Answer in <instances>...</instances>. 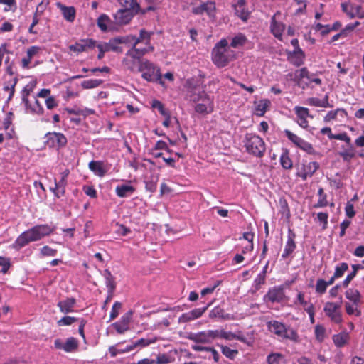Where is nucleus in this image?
Masks as SVG:
<instances>
[{
	"label": "nucleus",
	"mask_w": 364,
	"mask_h": 364,
	"mask_svg": "<svg viewBox=\"0 0 364 364\" xmlns=\"http://www.w3.org/2000/svg\"><path fill=\"white\" fill-rule=\"evenodd\" d=\"M77 321V318L73 316H64L58 321L59 326H70Z\"/></svg>",
	"instance_id": "62"
},
{
	"label": "nucleus",
	"mask_w": 364,
	"mask_h": 364,
	"mask_svg": "<svg viewBox=\"0 0 364 364\" xmlns=\"http://www.w3.org/2000/svg\"><path fill=\"white\" fill-rule=\"evenodd\" d=\"M121 308H122V304L120 302L116 301L114 303V304L112 307L110 315H109L110 321L114 320V318H116L118 316L119 310L121 309Z\"/></svg>",
	"instance_id": "63"
},
{
	"label": "nucleus",
	"mask_w": 364,
	"mask_h": 364,
	"mask_svg": "<svg viewBox=\"0 0 364 364\" xmlns=\"http://www.w3.org/2000/svg\"><path fill=\"white\" fill-rule=\"evenodd\" d=\"M121 343H119L114 346H111L109 348V353H110L111 357H116L119 354H124L126 353H129L132 350V348L131 345L127 346L124 348H118L117 346Z\"/></svg>",
	"instance_id": "49"
},
{
	"label": "nucleus",
	"mask_w": 364,
	"mask_h": 364,
	"mask_svg": "<svg viewBox=\"0 0 364 364\" xmlns=\"http://www.w3.org/2000/svg\"><path fill=\"white\" fill-rule=\"evenodd\" d=\"M345 296L347 299L350 301L355 306H358L360 302L361 296L359 291L356 289H348L345 292Z\"/></svg>",
	"instance_id": "44"
},
{
	"label": "nucleus",
	"mask_w": 364,
	"mask_h": 364,
	"mask_svg": "<svg viewBox=\"0 0 364 364\" xmlns=\"http://www.w3.org/2000/svg\"><path fill=\"white\" fill-rule=\"evenodd\" d=\"M362 266L360 264H353L352 269L353 271L347 275L346 279L342 282V286L343 287H347L350 282L353 279V278L356 276L358 270L362 269Z\"/></svg>",
	"instance_id": "50"
},
{
	"label": "nucleus",
	"mask_w": 364,
	"mask_h": 364,
	"mask_svg": "<svg viewBox=\"0 0 364 364\" xmlns=\"http://www.w3.org/2000/svg\"><path fill=\"white\" fill-rule=\"evenodd\" d=\"M189 338L197 343H210L213 341L211 330L192 334Z\"/></svg>",
	"instance_id": "26"
},
{
	"label": "nucleus",
	"mask_w": 364,
	"mask_h": 364,
	"mask_svg": "<svg viewBox=\"0 0 364 364\" xmlns=\"http://www.w3.org/2000/svg\"><path fill=\"white\" fill-rule=\"evenodd\" d=\"M36 87V82H30L28 83L21 90V100L23 105H27L28 100V96L31 95V93L33 91L34 88Z\"/></svg>",
	"instance_id": "46"
},
{
	"label": "nucleus",
	"mask_w": 364,
	"mask_h": 364,
	"mask_svg": "<svg viewBox=\"0 0 364 364\" xmlns=\"http://www.w3.org/2000/svg\"><path fill=\"white\" fill-rule=\"evenodd\" d=\"M296 248V245L294 242V234L289 230L287 237V241L285 245L284 250L282 255L283 258L287 257L291 253L294 252Z\"/></svg>",
	"instance_id": "38"
},
{
	"label": "nucleus",
	"mask_w": 364,
	"mask_h": 364,
	"mask_svg": "<svg viewBox=\"0 0 364 364\" xmlns=\"http://www.w3.org/2000/svg\"><path fill=\"white\" fill-rule=\"evenodd\" d=\"M345 309L348 315H355L356 316H360L361 315L360 310L358 309V306H355L353 303L350 304L346 302L345 304Z\"/></svg>",
	"instance_id": "57"
},
{
	"label": "nucleus",
	"mask_w": 364,
	"mask_h": 364,
	"mask_svg": "<svg viewBox=\"0 0 364 364\" xmlns=\"http://www.w3.org/2000/svg\"><path fill=\"white\" fill-rule=\"evenodd\" d=\"M207 308L208 307L198 308L184 313L179 317L178 321L181 323H186L198 318L204 314Z\"/></svg>",
	"instance_id": "22"
},
{
	"label": "nucleus",
	"mask_w": 364,
	"mask_h": 364,
	"mask_svg": "<svg viewBox=\"0 0 364 364\" xmlns=\"http://www.w3.org/2000/svg\"><path fill=\"white\" fill-rule=\"evenodd\" d=\"M136 11H133L127 9H119L114 15L116 23L118 25L127 24L132 19L134 15V12Z\"/></svg>",
	"instance_id": "18"
},
{
	"label": "nucleus",
	"mask_w": 364,
	"mask_h": 364,
	"mask_svg": "<svg viewBox=\"0 0 364 364\" xmlns=\"http://www.w3.org/2000/svg\"><path fill=\"white\" fill-rule=\"evenodd\" d=\"M215 4L213 1H208L201 3L200 5L192 9V12L197 15L206 14L209 18H215Z\"/></svg>",
	"instance_id": "12"
},
{
	"label": "nucleus",
	"mask_w": 364,
	"mask_h": 364,
	"mask_svg": "<svg viewBox=\"0 0 364 364\" xmlns=\"http://www.w3.org/2000/svg\"><path fill=\"white\" fill-rule=\"evenodd\" d=\"M136 46V43H133L132 48L127 53L126 56L139 60L140 58L146 53L153 50L154 49L152 46H149L143 49L137 48Z\"/></svg>",
	"instance_id": "34"
},
{
	"label": "nucleus",
	"mask_w": 364,
	"mask_h": 364,
	"mask_svg": "<svg viewBox=\"0 0 364 364\" xmlns=\"http://www.w3.org/2000/svg\"><path fill=\"white\" fill-rule=\"evenodd\" d=\"M151 106L153 108L156 109L161 115H167L169 113L164 107V105L159 100H154L152 101Z\"/></svg>",
	"instance_id": "64"
},
{
	"label": "nucleus",
	"mask_w": 364,
	"mask_h": 364,
	"mask_svg": "<svg viewBox=\"0 0 364 364\" xmlns=\"http://www.w3.org/2000/svg\"><path fill=\"white\" fill-rule=\"evenodd\" d=\"M280 164L285 169H291L293 166V163L290 159L287 151L284 152L280 156Z\"/></svg>",
	"instance_id": "53"
},
{
	"label": "nucleus",
	"mask_w": 364,
	"mask_h": 364,
	"mask_svg": "<svg viewBox=\"0 0 364 364\" xmlns=\"http://www.w3.org/2000/svg\"><path fill=\"white\" fill-rule=\"evenodd\" d=\"M328 213L326 212H319L317 213V220L322 226V229L325 230L328 226Z\"/></svg>",
	"instance_id": "60"
},
{
	"label": "nucleus",
	"mask_w": 364,
	"mask_h": 364,
	"mask_svg": "<svg viewBox=\"0 0 364 364\" xmlns=\"http://www.w3.org/2000/svg\"><path fill=\"white\" fill-rule=\"evenodd\" d=\"M213 341L216 338H223L226 341H232L234 339L238 340L240 342L252 346L255 342L253 331L247 333L246 335L243 334L241 331L232 333L231 331H226L223 329L211 330Z\"/></svg>",
	"instance_id": "4"
},
{
	"label": "nucleus",
	"mask_w": 364,
	"mask_h": 364,
	"mask_svg": "<svg viewBox=\"0 0 364 364\" xmlns=\"http://www.w3.org/2000/svg\"><path fill=\"white\" fill-rule=\"evenodd\" d=\"M306 103L311 106L317 107H331L328 102V96L325 95L323 99L321 100L318 97H310L306 100Z\"/></svg>",
	"instance_id": "41"
},
{
	"label": "nucleus",
	"mask_w": 364,
	"mask_h": 364,
	"mask_svg": "<svg viewBox=\"0 0 364 364\" xmlns=\"http://www.w3.org/2000/svg\"><path fill=\"white\" fill-rule=\"evenodd\" d=\"M323 311L326 316L336 324H341L343 322V314L340 304L328 301L325 304Z\"/></svg>",
	"instance_id": "8"
},
{
	"label": "nucleus",
	"mask_w": 364,
	"mask_h": 364,
	"mask_svg": "<svg viewBox=\"0 0 364 364\" xmlns=\"http://www.w3.org/2000/svg\"><path fill=\"white\" fill-rule=\"evenodd\" d=\"M341 9L342 11L350 18H363V15L361 14L362 6L360 5L347 1L341 4Z\"/></svg>",
	"instance_id": "14"
},
{
	"label": "nucleus",
	"mask_w": 364,
	"mask_h": 364,
	"mask_svg": "<svg viewBox=\"0 0 364 364\" xmlns=\"http://www.w3.org/2000/svg\"><path fill=\"white\" fill-rule=\"evenodd\" d=\"M287 56L289 60L296 66L301 65L305 58V54L302 50L289 51Z\"/></svg>",
	"instance_id": "32"
},
{
	"label": "nucleus",
	"mask_w": 364,
	"mask_h": 364,
	"mask_svg": "<svg viewBox=\"0 0 364 364\" xmlns=\"http://www.w3.org/2000/svg\"><path fill=\"white\" fill-rule=\"evenodd\" d=\"M296 117V122L297 124L303 129H306L309 127V118L312 119L313 116H311L309 113V110L306 107L296 106L294 109Z\"/></svg>",
	"instance_id": "13"
},
{
	"label": "nucleus",
	"mask_w": 364,
	"mask_h": 364,
	"mask_svg": "<svg viewBox=\"0 0 364 364\" xmlns=\"http://www.w3.org/2000/svg\"><path fill=\"white\" fill-rule=\"evenodd\" d=\"M347 117V112L344 109L338 108L334 110L329 111L323 118V121L326 123L332 121L342 122Z\"/></svg>",
	"instance_id": "21"
},
{
	"label": "nucleus",
	"mask_w": 364,
	"mask_h": 364,
	"mask_svg": "<svg viewBox=\"0 0 364 364\" xmlns=\"http://www.w3.org/2000/svg\"><path fill=\"white\" fill-rule=\"evenodd\" d=\"M212 60L218 68H223L235 58V53L229 46L226 38L218 42L212 50Z\"/></svg>",
	"instance_id": "2"
},
{
	"label": "nucleus",
	"mask_w": 364,
	"mask_h": 364,
	"mask_svg": "<svg viewBox=\"0 0 364 364\" xmlns=\"http://www.w3.org/2000/svg\"><path fill=\"white\" fill-rule=\"evenodd\" d=\"M280 14L281 13L279 11H277L272 17L270 21V31L275 38L282 41V35L286 26L282 22H280L277 19V16H279Z\"/></svg>",
	"instance_id": "15"
},
{
	"label": "nucleus",
	"mask_w": 364,
	"mask_h": 364,
	"mask_svg": "<svg viewBox=\"0 0 364 364\" xmlns=\"http://www.w3.org/2000/svg\"><path fill=\"white\" fill-rule=\"evenodd\" d=\"M18 81V77H7L5 76L4 82V90L9 92L8 100H10L14 95L15 87Z\"/></svg>",
	"instance_id": "30"
},
{
	"label": "nucleus",
	"mask_w": 364,
	"mask_h": 364,
	"mask_svg": "<svg viewBox=\"0 0 364 364\" xmlns=\"http://www.w3.org/2000/svg\"><path fill=\"white\" fill-rule=\"evenodd\" d=\"M268 328L272 333L282 338L287 326L281 322L272 321L268 323Z\"/></svg>",
	"instance_id": "35"
},
{
	"label": "nucleus",
	"mask_w": 364,
	"mask_h": 364,
	"mask_svg": "<svg viewBox=\"0 0 364 364\" xmlns=\"http://www.w3.org/2000/svg\"><path fill=\"white\" fill-rule=\"evenodd\" d=\"M54 347L56 349L62 350L66 353H73L78 349L79 342L73 337H69L65 341L60 339H55L54 341Z\"/></svg>",
	"instance_id": "11"
},
{
	"label": "nucleus",
	"mask_w": 364,
	"mask_h": 364,
	"mask_svg": "<svg viewBox=\"0 0 364 364\" xmlns=\"http://www.w3.org/2000/svg\"><path fill=\"white\" fill-rule=\"evenodd\" d=\"M220 347L222 353L229 359H234L238 354V350L237 349H232L230 347L223 345H220Z\"/></svg>",
	"instance_id": "52"
},
{
	"label": "nucleus",
	"mask_w": 364,
	"mask_h": 364,
	"mask_svg": "<svg viewBox=\"0 0 364 364\" xmlns=\"http://www.w3.org/2000/svg\"><path fill=\"white\" fill-rule=\"evenodd\" d=\"M67 138L60 132H48L45 135V144L49 148L59 149L67 144Z\"/></svg>",
	"instance_id": "9"
},
{
	"label": "nucleus",
	"mask_w": 364,
	"mask_h": 364,
	"mask_svg": "<svg viewBox=\"0 0 364 364\" xmlns=\"http://www.w3.org/2000/svg\"><path fill=\"white\" fill-rule=\"evenodd\" d=\"M53 230L54 228L47 224L36 225L22 232L11 245V247L18 250L29 242L38 241L49 235Z\"/></svg>",
	"instance_id": "1"
},
{
	"label": "nucleus",
	"mask_w": 364,
	"mask_h": 364,
	"mask_svg": "<svg viewBox=\"0 0 364 364\" xmlns=\"http://www.w3.org/2000/svg\"><path fill=\"white\" fill-rule=\"evenodd\" d=\"M88 167L95 176L101 178L105 176L109 170V167L102 161H91Z\"/></svg>",
	"instance_id": "20"
},
{
	"label": "nucleus",
	"mask_w": 364,
	"mask_h": 364,
	"mask_svg": "<svg viewBox=\"0 0 364 364\" xmlns=\"http://www.w3.org/2000/svg\"><path fill=\"white\" fill-rule=\"evenodd\" d=\"M138 70L141 73L142 77L146 81L157 82L161 86L166 87L164 81L162 80L159 68L153 63L147 60H141Z\"/></svg>",
	"instance_id": "5"
},
{
	"label": "nucleus",
	"mask_w": 364,
	"mask_h": 364,
	"mask_svg": "<svg viewBox=\"0 0 364 364\" xmlns=\"http://www.w3.org/2000/svg\"><path fill=\"white\" fill-rule=\"evenodd\" d=\"M244 146L246 151L255 156L261 157L264 155L266 146L263 139L252 133H247L245 136Z\"/></svg>",
	"instance_id": "6"
},
{
	"label": "nucleus",
	"mask_w": 364,
	"mask_h": 364,
	"mask_svg": "<svg viewBox=\"0 0 364 364\" xmlns=\"http://www.w3.org/2000/svg\"><path fill=\"white\" fill-rule=\"evenodd\" d=\"M150 36L151 34L146 31L145 30L142 29L140 31V35L139 37H136L134 36H129L127 37V39L129 42H133V43H136L137 46L140 43H144L147 47L151 46L149 45L150 42Z\"/></svg>",
	"instance_id": "29"
},
{
	"label": "nucleus",
	"mask_w": 364,
	"mask_h": 364,
	"mask_svg": "<svg viewBox=\"0 0 364 364\" xmlns=\"http://www.w3.org/2000/svg\"><path fill=\"white\" fill-rule=\"evenodd\" d=\"M133 315L132 311H129L124 314L119 321L112 324L113 328L119 334H123L129 329V323L132 320Z\"/></svg>",
	"instance_id": "17"
},
{
	"label": "nucleus",
	"mask_w": 364,
	"mask_h": 364,
	"mask_svg": "<svg viewBox=\"0 0 364 364\" xmlns=\"http://www.w3.org/2000/svg\"><path fill=\"white\" fill-rule=\"evenodd\" d=\"M41 48L38 46H31L26 50V55L21 60V67L23 69H28L31 68L30 64L32 58L36 56L39 51Z\"/></svg>",
	"instance_id": "24"
},
{
	"label": "nucleus",
	"mask_w": 364,
	"mask_h": 364,
	"mask_svg": "<svg viewBox=\"0 0 364 364\" xmlns=\"http://www.w3.org/2000/svg\"><path fill=\"white\" fill-rule=\"evenodd\" d=\"M56 6L59 9L63 16V18L68 22H73L75 18V9L73 6H66L60 2L56 3Z\"/></svg>",
	"instance_id": "28"
},
{
	"label": "nucleus",
	"mask_w": 364,
	"mask_h": 364,
	"mask_svg": "<svg viewBox=\"0 0 364 364\" xmlns=\"http://www.w3.org/2000/svg\"><path fill=\"white\" fill-rule=\"evenodd\" d=\"M348 269V264L346 262L338 264L335 267L334 278H341L343 276L344 273Z\"/></svg>",
	"instance_id": "54"
},
{
	"label": "nucleus",
	"mask_w": 364,
	"mask_h": 364,
	"mask_svg": "<svg viewBox=\"0 0 364 364\" xmlns=\"http://www.w3.org/2000/svg\"><path fill=\"white\" fill-rule=\"evenodd\" d=\"M156 341V338H141V339L137 340L135 342H134L131 345V346H132V350H133L134 348H136L137 347L144 348V347L149 346L150 344L154 343Z\"/></svg>",
	"instance_id": "51"
},
{
	"label": "nucleus",
	"mask_w": 364,
	"mask_h": 364,
	"mask_svg": "<svg viewBox=\"0 0 364 364\" xmlns=\"http://www.w3.org/2000/svg\"><path fill=\"white\" fill-rule=\"evenodd\" d=\"M126 42H129L127 38L118 37L111 39L108 43H105V44L108 47L107 48H109V51L122 52V49L119 47V45Z\"/></svg>",
	"instance_id": "40"
},
{
	"label": "nucleus",
	"mask_w": 364,
	"mask_h": 364,
	"mask_svg": "<svg viewBox=\"0 0 364 364\" xmlns=\"http://www.w3.org/2000/svg\"><path fill=\"white\" fill-rule=\"evenodd\" d=\"M284 133L285 134V136L287 137V139L291 141L295 146L307 152L308 154H314V149L310 143L306 141L302 138L299 137L288 129H285Z\"/></svg>",
	"instance_id": "10"
},
{
	"label": "nucleus",
	"mask_w": 364,
	"mask_h": 364,
	"mask_svg": "<svg viewBox=\"0 0 364 364\" xmlns=\"http://www.w3.org/2000/svg\"><path fill=\"white\" fill-rule=\"evenodd\" d=\"M282 339L290 340L291 341L296 343L301 342V338L299 336L296 330L290 326H287Z\"/></svg>",
	"instance_id": "43"
},
{
	"label": "nucleus",
	"mask_w": 364,
	"mask_h": 364,
	"mask_svg": "<svg viewBox=\"0 0 364 364\" xmlns=\"http://www.w3.org/2000/svg\"><path fill=\"white\" fill-rule=\"evenodd\" d=\"M191 100L195 103V111L200 114H210L214 109V99L204 91L194 93L191 95Z\"/></svg>",
	"instance_id": "3"
},
{
	"label": "nucleus",
	"mask_w": 364,
	"mask_h": 364,
	"mask_svg": "<svg viewBox=\"0 0 364 364\" xmlns=\"http://www.w3.org/2000/svg\"><path fill=\"white\" fill-rule=\"evenodd\" d=\"M332 339L336 347L341 348L347 344L350 336L346 330H343L341 333L333 335Z\"/></svg>",
	"instance_id": "37"
},
{
	"label": "nucleus",
	"mask_w": 364,
	"mask_h": 364,
	"mask_svg": "<svg viewBox=\"0 0 364 364\" xmlns=\"http://www.w3.org/2000/svg\"><path fill=\"white\" fill-rule=\"evenodd\" d=\"M123 62L127 68L131 70H134L138 65L139 66L141 61L137 59L131 58L130 57L126 56Z\"/></svg>",
	"instance_id": "58"
},
{
	"label": "nucleus",
	"mask_w": 364,
	"mask_h": 364,
	"mask_svg": "<svg viewBox=\"0 0 364 364\" xmlns=\"http://www.w3.org/2000/svg\"><path fill=\"white\" fill-rule=\"evenodd\" d=\"M270 105V101L267 99L261 100L255 102V114L257 116L262 117L267 112V108Z\"/></svg>",
	"instance_id": "39"
},
{
	"label": "nucleus",
	"mask_w": 364,
	"mask_h": 364,
	"mask_svg": "<svg viewBox=\"0 0 364 364\" xmlns=\"http://www.w3.org/2000/svg\"><path fill=\"white\" fill-rule=\"evenodd\" d=\"M135 190V188L129 181L126 183L118 185L115 188V192L118 197L127 198L131 196Z\"/></svg>",
	"instance_id": "25"
},
{
	"label": "nucleus",
	"mask_w": 364,
	"mask_h": 364,
	"mask_svg": "<svg viewBox=\"0 0 364 364\" xmlns=\"http://www.w3.org/2000/svg\"><path fill=\"white\" fill-rule=\"evenodd\" d=\"M315 336L318 341H323L326 337V328L321 325L315 326Z\"/></svg>",
	"instance_id": "61"
},
{
	"label": "nucleus",
	"mask_w": 364,
	"mask_h": 364,
	"mask_svg": "<svg viewBox=\"0 0 364 364\" xmlns=\"http://www.w3.org/2000/svg\"><path fill=\"white\" fill-rule=\"evenodd\" d=\"M267 364H286V357L280 353H271L267 357Z\"/></svg>",
	"instance_id": "42"
},
{
	"label": "nucleus",
	"mask_w": 364,
	"mask_h": 364,
	"mask_svg": "<svg viewBox=\"0 0 364 364\" xmlns=\"http://www.w3.org/2000/svg\"><path fill=\"white\" fill-rule=\"evenodd\" d=\"M296 305H300L303 307L304 311H307L314 309V305L305 299V294L303 292H299L296 296V299L294 301Z\"/></svg>",
	"instance_id": "45"
},
{
	"label": "nucleus",
	"mask_w": 364,
	"mask_h": 364,
	"mask_svg": "<svg viewBox=\"0 0 364 364\" xmlns=\"http://www.w3.org/2000/svg\"><path fill=\"white\" fill-rule=\"evenodd\" d=\"M95 42L92 39H81L73 45L69 46L68 48L70 51L79 54L85 52L87 48L95 47Z\"/></svg>",
	"instance_id": "19"
},
{
	"label": "nucleus",
	"mask_w": 364,
	"mask_h": 364,
	"mask_svg": "<svg viewBox=\"0 0 364 364\" xmlns=\"http://www.w3.org/2000/svg\"><path fill=\"white\" fill-rule=\"evenodd\" d=\"M245 0H239L235 5V12L243 21H246L249 16V12L245 9Z\"/></svg>",
	"instance_id": "47"
},
{
	"label": "nucleus",
	"mask_w": 364,
	"mask_h": 364,
	"mask_svg": "<svg viewBox=\"0 0 364 364\" xmlns=\"http://www.w3.org/2000/svg\"><path fill=\"white\" fill-rule=\"evenodd\" d=\"M119 4L124 8L133 11H137L139 5L136 0H117Z\"/></svg>",
	"instance_id": "55"
},
{
	"label": "nucleus",
	"mask_w": 364,
	"mask_h": 364,
	"mask_svg": "<svg viewBox=\"0 0 364 364\" xmlns=\"http://www.w3.org/2000/svg\"><path fill=\"white\" fill-rule=\"evenodd\" d=\"M98 27L103 32L113 31L117 30L109 17L106 14H102L99 16L97 21Z\"/></svg>",
	"instance_id": "23"
},
{
	"label": "nucleus",
	"mask_w": 364,
	"mask_h": 364,
	"mask_svg": "<svg viewBox=\"0 0 364 364\" xmlns=\"http://www.w3.org/2000/svg\"><path fill=\"white\" fill-rule=\"evenodd\" d=\"M66 185V179L62 178L59 181L55 179V186L53 188H50V191L57 198H60L61 196H64L65 193Z\"/></svg>",
	"instance_id": "36"
},
{
	"label": "nucleus",
	"mask_w": 364,
	"mask_h": 364,
	"mask_svg": "<svg viewBox=\"0 0 364 364\" xmlns=\"http://www.w3.org/2000/svg\"><path fill=\"white\" fill-rule=\"evenodd\" d=\"M24 107L25 112L28 114L42 115L44 112L42 105L36 98L33 104L28 101L27 105H24Z\"/></svg>",
	"instance_id": "33"
},
{
	"label": "nucleus",
	"mask_w": 364,
	"mask_h": 364,
	"mask_svg": "<svg viewBox=\"0 0 364 364\" xmlns=\"http://www.w3.org/2000/svg\"><path fill=\"white\" fill-rule=\"evenodd\" d=\"M76 300L73 297L66 298L64 300L58 301L57 306L60 309V312L68 314L73 311Z\"/></svg>",
	"instance_id": "31"
},
{
	"label": "nucleus",
	"mask_w": 364,
	"mask_h": 364,
	"mask_svg": "<svg viewBox=\"0 0 364 364\" xmlns=\"http://www.w3.org/2000/svg\"><path fill=\"white\" fill-rule=\"evenodd\" d=\"M292 76L297 85L302 87H304V85H309L311 82L316 85L321 84V80L315 74L309 73L306 68L296 70Z\"/></svg>",
	"instance_id": "7"
},
{
	"label": "nucleus",
	"mask_w": 364,
	"mask_h": 364,
	"mask_svg": "<svg viewBox=\"0 0 364 364\" xmlns=\"http://www.w3.org/2000/svg\"><path fill=\"white\" fill-rule=\"evenodd\" d=\"M247 41L246 36L242 33H237L232 38L230 41V47L238 48L242 47Z\"/></svg>",
	"instance_id": "48"
},
{
	"label": "nucleus",
	"mask_w": 364,
	"mask_h": 364,
	"mask_svg": "<svg viewBox=\"0 0 364 364\" xmlns=\"http://www.w3.org/2000/svg\"><path fill=\"white\" fill-rule=\"evenodd\" d=\"M56 254H57V250L53 249L48 245L43 246L40 250V257H54L56 255Z\"/></svg>",
	"instance_id": "59"
},
{
	"label": "nucleus",
	"mask_w": 364,
	"mask_h": 364,
	"mask_svg": "<svg viewBox=\"0 0 364 364\" xmlns=\"http://www.w3.org/2000/svg\"><path fill=\"white\" fill-rule=\"evenodd\" d=\"M319 168L316 161H311L303 166V170L298 173V176L306 180L307 177L311 176Z\"/></svg>",
	"instance_id": "27"
},
{
	"label": "nucleus",
	"mask_w": 364,
	"mask_h": 364,
	"mask_svg": "<svg viewBox=\"0 0 364 364\" xmlns=\"http://www.w3.org/2000/svg\"><path fill=\"white\" fill-rule=\"evenodd\" d=\"M102 83V80L97 79H90L84 80L81 83V86L84 89H92L98 87Z\"/></svg>",
	"instance_id": "56"
},
{
	"label": "nucleus",
	"mask_w": 364,
	"mask_h": 364,
	"mask_svg": "<svg viewBox=\"0 0 364 364\" xmlns=\"http://www.w3.org/2000/svg\"><path fill=\"white\" fill-rule=\"evenodd\" d=\"M284 298V292L282 287H274L269 289L268 292L264 296V301L266 302L279 303Z\"/></svg>",
	"instance_id": "16"
}]
</instances>
